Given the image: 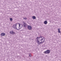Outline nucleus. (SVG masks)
Instances as JSON below:
<instances>
[{"instance_id": "nucleus-2", "label": "nucleus", "mask_w": 61, "mask_h": 61, "mask_svg": "<svg viewBox=\"0 0 61 61\" xmlns=\"http://www.w3.org/2000/svg\"><path fill=\"white\" fill-rule=\"evenodd\" d=\"M17 25V24H15L12 26V27H13L14 29H17L16 27Z\"/></svg>"}, {"instance_id": "nucleus-4", "label": "nucleus", "mask_w": 61, "mask_h": 61, "mask_svg": "<svg viewBox=\"0 0 61 61\" xmlns=\"http://www.w3.org/2000/svg\"><path fill=\"white\" fill-rule=\"evenodd\" d=\"M28 28L29 30H31L32 29V27L29 25L28 26Z\"/></svg>"}, {"instance_id": "nucleus-1", "label": "nucleus", "mask_w": 61, "mask_h": 61, "mask_svg": "<svg viewBox=\"0 0 61 61\" xmlns=\"http://www.w3.org/2000/svg\"><path fill=\"white\" fill-rule=\"evenodd\" d=\"M45 41V38H43L41 40H37L36 41V42H37L38 44H41L43 43V42Z\"/></svg>"}, {"instance_id": "nucleus-3", "label": "nucleus", "mask_w": 61, "mask_h": 61, "mask_svg": "<svg viewBox=\"0 0 61 61\" xmlns=\"http://www.w3.org/2000/svg\"><path fill=\"white\" fill-rule=\"evenodd\" d=\"M50 52V50H47L46 51L44 52V53L45 54H49Z\"/></svg>"}, {"instance_id": "nucleus-16", "label": "nucleus", "mask_w": 61, "mask_h": 61, "mask_svg": "<svg viewBox=\"0 0 61 61\" xmlns=\"http://www.w3.org/2000/svg\"><path fill=\"white\" fill-rule=\"evenodd\" d=\"M17 29V30H19V29Z\"/></svg>"}, {"instance_id": "nucleus-11", "label": "nucleus", "mask_w": 61, "mask_h": 61, "mask_svg": "<svg viewBox=\"0 0 61 61\" xmlns=\"http://www.w3.org/2000/svg\"><path fill=\"white\" fill-rule=\"evenodd\" d=\"M58 32L59 33H60V29H58Z\"/></svg>"}, {"instance_id": "nucleus-13", "label": "nucleus", "mask_w": 61, "mask_h": 61, "mask_svg": "<svg viewBox=\"0 0 61 61\" xmlns=\"http://www.w3.org/2000/svg\"><path fill=\"white\" fill-rule=\"evenodd\" d=\"M24 19V20H27V18H26V17H24L23 18Z\"/></svg>"}, {"instance_id": "nucleus-15", "label": "nucleus", "mask_w": 61, "mask_h": 61, "mask_svg": "<svg viewBox=\"0 0 61 61\" xmlns=\"http://www.w3.org/2000/svg\"><path fill=\"white\" fill-rule=\"evenodd\" d=\"M10 20L11 21H12V18H10Z\"/></svg>"}, {"instance_id": "nucleus-5", "label": "nucleus", "mask_w": 61, "mask_h": 61, "mask_svg": "<svg viewBox=\"0 0 61 61\" xmlns=\"http://www.w3.org/2000/svg\"><path fill=\"white\" fill-rule=\"evenodd\" d=\"M23 25L24 27H26L27 26V24L25 22H24V21L23 22Z\"/></svg>"}, {"instance_id": "nucleus-6", "label": "nucleus", "mask_w": 61, "mask_h": 61, "mask_svg": "<svg viewBox=\"0 0 61 61\" xmlns=\"http://www.w3.org/2000/svg\"><path fill=\"white\" fill-rule=\"evenodd\" d=\"M10 33L11 34H15V32H13V31H11L10 32Z\"/></svg>"}, {"instance_id": "nucleus-7", "label": "nucleus", "mask_w": 61, "mask_h": 61, "mask_svg": "<svg viewBox=\"0 0 61 61\" xmlns=\"http://www.w3.org/2000/svg\"><path fill=\"white\" fill-rule=\"evenodd\" d=\"M5 34L4 33H2L1 34V36H5Z\"/></svg>"}, {"instance_id": "nucleus-12", "label": "nucleus", "mask_w": 61, "mask_h": 61, "mask_svg": "<svg viewBox=\"0 0 61 61\" xmlns=\"http://www.w3.org/2000/svg\"><path fill=\"white\" fill-rule=\"evenodd\" d=\"M19 29H20L21 28H20V24L19 25V26L18 27Z\"/></svg>"}, {"instance_id": "nucleus-9", "label": "nucleus", "mask_w": 61, "mask_h": 61, "mask_svg": "<svg viewBox=\"0 0 61 61\" xmlns=\"http://www.w3.org/2000/svg\"><path fill=\"white\" fill-rule=\"evenodd\" d=\"M44 23L45 25H46L47 24V22L46 21H45L44 22Z\"/></svg>"}, {"instance_id": "nucleus-14", "label": "nucleus", "mask_w": 61, "mask_h": 61, "mask_svg": "<svg viewBox=\"0 0 61 61\" xmlns=\"http://www.w3.org/2000/svg\"><path fill=\"white\" fill-rule=\"evenodd\" d=\"M29 56L30 57H31V56H32V55H31V54H30L29 55Z\"/></svg>"}, {"instance_id": "nucleus-8", "label": "nucleus", "mask_w": 61, "mask_h": 61, "mask_svg": "<svg viewBox=\"0 0 61 61\" xmlns=\"http://www.w3.org/2000/svg\"><path fill=\"white\" fill-rule=\"evenodd\" d=\"M41 38H42V36H40V37H38L36 38V39H40Z\"/></svg>"}, {"instance_id": "nucleus-10", "label": "nucleus", "mask_w": 61, "mask_h": 61, "mask_svg": "<svg viewBox=\"0 0 61 61\" xmlns=\"http://www.w3.org/2000/svg\"><path fill=\"white\" fill-rule=\"evenodd\" d=\"M32 18H33V19H36V17L34 16H33L32 17Z\"/></svg>"}]
</instances>
